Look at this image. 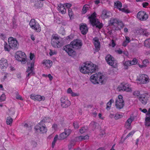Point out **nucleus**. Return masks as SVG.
<instances>
[{
  "mask_svg": "<svg viewBox=\"0 0 150 150\" xmlns=\"http://www.w3.org/2000/svg\"><path fill=\"white\" fill-rule=\"evenodd\" d=\"M80 70L82 73L86 74L92 73L95 72L96 70V65H95L92 63H84L81 67H80Z\"/></svg>",
  "mask_w": 150,
  "mask_h": 150,
  "instance_id": "f257e3e1",
  "label": "nucleus"
},
{
  "mask_svg": "<svg viewBox=\"0 0 150 150\" xmlns=\"http://www.w3.org/2000/svg\"><path fill=\"white\" fill-rule=\"evenodd\" d=\"M104 77L105 76L101 73H99L92 75L90 79L91 82L94 84H98L99 83L103 84L106 80Z\"/></svg>",
  "mask_w": 150,
  "mask_h": 150,
  "instance_id": "f03ea898",
  "label": "nucleus"
},
{
  "mask_svg": "<svg viewBox=\"0 0 150 150\" xmlns=\"http://www.w3.org/2000/svg\"><path fill=\"white\" fill-rule=\"evenodd\" d=\"M15 57L17 60L21 62L23 64L27 62L26 55L24 52L18 51L16 52Z\"/></svg>",
  "mask_w": 150,
  "mask_h": 150,
  "instance_id": "7ed1b4c3",
  "label": "nucleus"
},
{
  "mask_svg": "<svg viewBox=\"0 0 150 150\" xmlns=\"http://www.w3.org/2000/svg\"><path fill=\"white\" fill-rule=\"evenodd\" d=\"M46 118L45 117V119H43L35 127L34 129L36 131L40 130V132L42 133H44L47 132V129L45 126H44L45 125L43 124V123L45 122L46 121L45 120Z\"/></svg>",
  "mask_w": 150,
  "mask_h": 150,
  "instance_id": "20e7f679",
  "label": "nucleus"
},
{
  "mask_svg": "<svg viewBox=\"0 0 150 150\" xmlns=\"http://www.w3.org/2000/svg\"><path fill=\"white\" fill-rule=\"evenodd\" d=\"M106 62L109 65L114 68L117 67V62L115 59L110 54H108L105 57Z\"/></svg>",
  "mask_w": 150,
  "mask_h": 150,
  "instance_id": "39448f33",
  "label": "nucleus"
},
{
  "mask_svg": "<svg viewBox=\"0 0 150 150\" xmlns=\"http://www.w3.org/2000/svg\"><path fill=\"white\" fill-rule=\"evenodd\" d=\"M29 25L31 28L37 32H39L41 30V28L39 24L34 19H31Z\"/></svg>",
  "mask_w": 150,
  "mask_h": 150,
  "instance_id": "423d86ee",
  "label": "nucleus"
},
{
  "mask_svg": "<svg viewBox=\"0 0 150 150\" xmlns=\"http://www.w3.org/2000/svg\"><path fill=\"white\" fill-rule=\"evenodd\" d=\"M8 42L11 49L14 50L18 49V43L16 39L12 37H9L8 39Z\"/></svg>",
  "mask_w": 150,
  "mask_h": 150,
  "instance_id": "0eeeda50",
  "label": "nucleus"
},
{
  "mask_svg": "<svg viewBox=\"0 0 150 150\" xmlns=\"http://www.w3.org/2000/svg\"><path fill=\"white\" fill-rule=\"evenodd\" d=\"M89 18L91 23L93 26H95L97 28H98L100 29L103 27V25L102 23H100L98 20L96 19L95 17L91 16L89 17Z\"/></svg>",
  "mask_w": 150,
  "mask_h": 150,
  "instance_id": "6e6552de",
  "label": "nucleus"
},
{
  "mask_svg": "<svg viewBox=\"0 0 150 150\" xmlns=\"http://www.w3.org/2000/svg\"><path fill=\"white\" fill-rule=\"evenodd\" d=\"M34 62L33 61L31 63L30 67H28L27 68L26 72H27L28 74L26 75V79L27 80H28L30 77L32 75H33L35 73L34 71Z\"/></svg>",
  "mask_w": 150,
  "mask_h": 150,
  "instance_id": "1a4fd4ad",
  "label": "nucleus"
},
{
  "mask_svg": "<svg viewBox=\"0 0 150 150\" xmlns=\"http://www.w3.org/2000/svg\"><path fill=\"white\" fill-rule=\"evenodd\" d=\"M115 106L116 108L119 109H120L123 107L125 103L123 99V97L121 95H119L118 98H117L115 101Z\"/></svg>",
  "mask_w": 150,
  "mask_h": 150,
  "instance_id": "9d476101",
  "label": "nucleus"
},
{
  "mask_svg": "<svg viewBox=\"0 0 150 150\" xmlns=\"http://www.w3.org/2000/svg\"><path fill=\"white\" fill-rule=\"evenodd\" d=\"M51 44L54 47L59 48L60 47L59 38L57 35H53L52 36Z\"/></svg>",
  "mask_w": 150,
  "mask_h": 150,
  "instance_id": "9b49d317",
  "label": "nucleus"
},
{
  "mask_svg": "<svg viewBox=\"0 0 150 150\" xmlns=\"http://www.w3.org/2000/svg\"><path fill=\"white\" fill-rule=\"evenodd\" d=\"M70 45H72V48L78 49L81 48L82 43L81 40L76 39L71 42Z\"/></svg>",
  "mask_w": 150,
  "mask_h": 150,
  "instance_id": "f8f14e48",
  "label": "nucleus"
},
{
  "mask_svg": "<svg viewBox=\"0 0 150 150\" xmlns=\"http://www.w3.org/2000/svg\"><path fill=\"white\" fill-rule=\"evenodd\" d=\"M137 80L139 81L140 83L146 84L149 82V79L148 76L146 74H142L139 76Z\"/></svg>",
  "mask_w": 150,
  "mask_h": 150,
  "instance_id": "ddd939ff",
  "label": "nucleus"
},
{
  "mask_svg": "<svg viewBox=\"0 0 150 150\" xmlns=\"http://www.w3.org/2000/svg\"><path fill=\"white\" fill-rule=\"evenodd\" d=\"M137 17V18L140 20L144 21L148 18V15L146 14L145 11H140L138 13Z\"/></svg>",
  "mask_w": 150,
  "mask_h": 150,
  "instance_id": "4468645a",
  "label": "nucleus"
},
{
  "mask_svg": "<svg viewBox=\"0 0 150 150\" xmlns=\"http://www.w3.org/2000/svg\"><path fill=\"white\" fill-rule=\"evenodd\" d=\"M63 50L65 51L70 56H73L76 54V52L71 48V47L70 45H67L64 46Z\"/></svg>",
  "mask_w": 150,
  "mask_h": 150,
  "instance_id": "2eb2a0df",
  "label": "nucleus"
},
{
  "mask_svg": "<svg viewBox=\"0 0 150 150\" xmlns=\"http://www.w3.org/2000/svg\"><path fill=\"white\" fill-rule=\"evenodd\" d=\"M61 105L63 108H67L71 105V102L67 98L62 97L60 100Z\"/></svg>",
  "mask_w": 150,
  "mask_h": 150,
  "instance_id": "dca6fc26",
  "label": "nucleus"
},
{
  "mask_svg": "<svg viewBox=\"0 0 150 150\" xmlns=\"http://www.w3.org/2000/svg\"><path fill=\"white\" fill-rule=\"evenodd\" d=\"M148 99V94L146 93L141 94L139 98V101L144 105L146 104Z\"/></svg>",
  "mask_w": 150,
  "mask_h": 150,
  "instance_id": "f3484780",
  "label": "nucleus"
},
{
  "mask_svg": "<svg viewBox=\"0 0 150 150\" xmlns=\"http://www.w3.org/2000/svg\"><path fill=\"white\" fill-rule=\"evenodd\" d=\"M30 98L34 100H37L39 101L41 100H45V97L44 96L39 95H35L32 94L30 96Z\"/></svg>",
  "mask_w": 150,
  "mask_h": 150,
  "instance_id": "a211bd4d",
  "label": "nucleus"
},
{
  "mask_svg": "<svg viewBox=\"0 0 150 150\" xmlns=\"http://www.w3.org/2000/svg\"><path fill=\"white\" fill-rule=\"evenodd\" d=\"M118 89L120 91H123L127 92L131 91V88L126 84H123L122 83L118 87Z\"/></svg>",
  "mask_w": 150,
  "mask_h": 150,
  "instance_id": "6ab92c4d",
  "label": "nucleus"
},
{
  "mask_svg": "<svg viewBox=\"0 0 150 150\" xmlns=\"http://www.w3.org/2000/svg\"><path fill=\"white\" fill-rule=\"evenodd\" d=\"M8 66L7 60L4 59L0 60V69H4L7 68Z\"/></svg>",
  "mask_w": 150,
  "mask_h": 150,
  "instance_id": "aec40b11",
  "label": "nucleus"
},
{
  "mask_svg": "<svg viewBox=\"0 0 150 150\" xmlns=\"http://www.w3.org/2000/svg\"><path fill=\"white\" fill-rule=\"evenodd\" d=\"M111 15V13L107 10H103L101 15V17L103 19L109 18Z\"/></svg>",
  "mask_w": 150,
  "mask_h": 150,
  "instance_id": "412c9836",
  "label": "nucleus"
},
{
  "mask_svg": "<svg viewBox=\"0 0 150 150\" xmlns=\"http://www.w3.org/2000/svg\"><path fill=\"white\" fill-rule=\"evenodd\" d=\"M133 121L132 119L129 118L127 120L125 126L127 129L130 130L131 129V123Z\"/></svg>",
  "mask_w": 150,
  "mask_h": 150,
  "instance_id": "4be33fe9",
  "label": "nucleus"
},
{
  "mask_svg": "<svg viewBox=\"0 0 150 150\" xmlns=\"http://www.w3.org/2000/svg\"><path fill=\"white\" fill-rule=\"evenodd\" d=\"M80 29L83 35H85L88 31V28L86 24L81 25L80 26Z\"/></svg>",
  "mask_w": 150,
  "mask_h": 150,
  "instance_id": "5701e85b",
  "label": "nucleus"
},
{
  "mask_svg": "<svg viewBox=\"0 0 150 150\" xmlns=\"http://www.w3.org/2000/svg\"><path fill=\"white\" fill-rule=\"evenodd\" d=\"M94 44L97 50H98L100 47V42L98 38L95 37L93 39Z\"/></svg>",
  "mask_w": 150,
  "mask_h": 150,
  "instance_id": "b1692460",
  "label": "nucleus"
},
{
  "mask_svg": "<svg viewBox=\"0 0 150 150\" xmlns=\"http://www.w3.org/2000/svg\"><path fill=\"white\" fill-rule=\"evenodd\" d=\"M120 22V21L116 18H112L109 21L110 25H114L115 24H118Z\"/></svg>",
  "mask_w": 150,
  "mask_h": 150,
  "instance_id": "393cba45",
  "label": "nucleus"
},
{
  "mask_svg": "<svg viewBox=\"0 0 150 150\" xmlns=\"http://www.w3.org/2000/svg\"><path fill=\"white\" fill-rule=\"evenodd\" d=\"M58 11L63 14H64L66 12V9L64 6L60 4L58 5Z\"/></svg>",
  "mask_w": 150,
  "mask_h": 150,
  "instance_id": "a878e982",
  "label": "nucleus"
},
{
  "mask_svg": "<svg viewBox=\"0 0 150 150\" xmlns=\"http://www.w3.org/2000/svg\"><path fill=\"white\" fill-rule=\"evenodd\" d=\"M125 40L122 42V45L124 47H126L127 44L130 42V40L129 37L128 36L125 37Z\"/></svg>",
  "mask_w": 150,
  "mask_h": 150,
  "instance_id": "bb28decb",
  "label": "nucleus"
},
{
  "mask_svg": "<svg viewBox=\"0 0 150 150\" xmlns=\"http://www.w3.org/2000/svg\"><path fill=\"white\" fill-rule=\"evenodd\" d=\"M52 63V62L49 60H45L43 62V64H45L47 67L51 66Z\"/></svg>",
  "mask_w": 150,
  "mask_h": 150,
  "instance_id": "cd10ccee",
  "label": "nucleus"
},
{
  "mask_svg": "<svg viewBox=\"0 0 150 150\" xmlns=\"http://www.w3.org/2000/svg\"><path fill=\"white\" fill-rule=\"evenodd\" d=\"M78 140L80 141H82L83 140L88 139L89 138V136L87 135L85 136H78L77 137Z\"/></svg>",
  "mask_w": 150,
  "mask_h": 150,
  "instance_id": "c85d7f7f",
  "label": "nucleus"
},
{
  "mask_svg": "<svg viewBox=\"0 0 150 150\" xmlns=\"http://www.w3.org/2000/svg\"><path fill=\"white\" fill-rule=\"evenodd\" d=\"M145 125L147 127L150 126V116L146 117Z\"/></svg>",
  "mask_w": 150,
  "mask_h": 150,
  "instance_id": "c756f323",
  "label": "nucleus"
},
{
  "mask_svg": "<svg viewBox=\"0 0 150 150\" xmlns=\"http://www.w3.org/2000/svg\"><path fill=\"white\" fill-rule=\"evenodd\" d=\"M114 5L119 9L122 7V4L120 2L118 1L114 3Z\"/></svg>",
  "mask_w": 150,
  "mask_h": 150,
  "instance_id": "7c9ffc66",
  "label": "nucleus"
},
{
  "mask_svg": "<svg viewBox=\"0 0 150 150\" xmlns=\"http://www.w3.org/2000/svg\"><path fill=\"white\" fill-rule=\"evenodd\" d=\"M4 48L6 51L9 52L10 51L11 47L9 46V44L8 45L6 43H5L4 44Z\"/></svg>",
  "mask_w": 150,
  "mask_h": 150,
  "instance_id": "2f4dec72",
  "label": "nucleus"
},
{
  "mask_svg": "<svg viewBox=\"0 0 150 150\" xmlns=\"http://www.w3.org/2000/svg\"><path fill=\"white\" fill-rule=\"evenodd\" d=\"M88 6H89L86 4L84 6L82 9L83 13L84 14L87 12V10L88 9Z\"/></svg>",
  "mask_w": 150,
  "mask_h": 150,
  "instance_id": "473e14b6",
  "label": "nucleus"
},
{
  "mask_svg": "<svg viewBox=\"0 0 150 150\" xmlns=\"http://www.w3.org/2000/svg\"><path fill=\"white\" fill-rule=\"evenodd\" d=\"M97 123L94 121L92 122L90 124V127L92 128L93 130L96 127Z\"/></svg>",
  "mask_w": 150,
  "mask_h": 150,
  "instance_id": "72a5a7b5",
  "label": "nucleus"
},
{
  "mask_svg": "<svg viewBox=\"0 0 150 150\" xmlns=\"http://www.w3.org/2000/svg\"><path fill=\"white\" fill-rule=\"evenodd\" d=\"M131 62V61H128L125 62L124 64L125 66V69H127V67L129 66H130L132 65Z\"/></svg>",
  "mask_w": 150,
  "mask_h": 150,
  "instance_id": "f704fd0d",
  "label": "nucleus"
},
{
  "mask_svg": "<svg viewBox=\"0 0 150 150\" xmlns=\"http://www.w3.org/2000/svg\"><path fill=\"white\" fill-rule=\"evenodd\" d=\"M144 45L146 46L150 47V38L146 39L145 40Z\"/></svg>",
  "mask_w": 150,
  "mask_h": 150,
  "instance_id": "c9c22d12",
  "label": "nucleus"
},
{
  "mask_svg": "<svg viewBox=\"0 0 150 150\" xmlns=\"http://www.w3.org/2000/svg\"><path fill=\"white\" fill-rule=\"evenodd\" d=\"M58 136L57 134L56 135L52 143V148H53L55 145V143L56 142L57 139H58Z\"/></svg>",
  "mask_w": 150,
  "mask_h": 150,
  "instance_id": "e433bc0d",
  "label": "nucleus"
},
{
  "mask_svg": "<svg viewBox=\"0 0 150 150\" xmlns=\"http://www.w3.org/2000/svg\"><path fill=\"white\" fill-rule=\"evenodd\" d=\"M123 117V115L122 114H120L118 113H117L115 114L114 117V118L115 120H117Z\"/></svg>",
  "mask_w": 150,
  "mask_h": 150,
  "instance_id": "4c0bfd02",
  "label": "nucleus"
},
{
  "mask_svg": "<svg viewBox=\"0 0 150 150\" xmlns=\"http://www.w3.org/2000/svg\"><path fill=\"white\" fill-rule=\"evenodd\" d=\"M13 121L12 119L10 117H8L7 118L6 122L8 125H10L12 123Z\"/></svg>",
  "mask_w": 150,
  "mask_h": 150,
  "instance_id": "58836bf2",
  "label": "nucleus"
},
{
  "mask_svg": "<svg viewBox=\"0 0 150 150\" xmlns=\"http://www.w3.org/2000/svg\"><path fill=\"white\" fill-rule=\"evenodd\" d=\"M65 135V134L64 133L62 132L59 135L58 139L59 140L64 139L65 138H66Z\"/></svg>",
  "mask_w": 150,
  "mask_h": 150,
  "instance_id": "ea45409f",
  "label": "nucleus"
},
{
  "mask_svg": "<svg viewBox=\"0 0 150 150\" xmlns=\"http://www.w3.org/2000/svg\"><path fill=\"white\" fill-rule=\"evenodd\" d=\"M143 29L142 28H138L136 30V33L139 35H141L143 32Z\"/></svg>",
  "mask_w": 150,
  "mask_h": 150,
  "instance_id": "a19ab883",
  "label": "nucleus"
},
{
  "mask_svg": "<svg viewBox=\"0 0 150 150\" xmlns=\"http://www.w3.org/2000/svg\"><path fill=\"white\" fill-rule=\"evenodd\" d=\"M87 127H82L80 129V132L81 134L87 131Z\"/></svg>",
  "mask_w": 150,
  "mask_h": 150,
  "instance_id": "79ce46f5",
  "label": "nucleus"
},
{
  "mask_svg": "<svg viewBox=\"0 0 150 150\" xmlns=\"http://www.w3.org/2000/svg\"><path fill=\"white\" fill-rule=\"evenodd\" d=\"M75 143L74 142H70L68 145V148L69 150L72 149L73 146H74Z\"/></svg>",
  "mask_w": 150,
  "mask_h": 150,
  "instance_id": "37998d69",
  "label": "nucleus"
},
{
  "mask_svg": "<svg viewBox=\"0 0 150 150\" xmlns=\"http://www.w3.org/2000/svg\"><path fill=\"white\" fill-rule=\"evenodd\" d=\"M134 131H132L130 132L127 135V136L125 137L124 138V140H125L127 139V138H128L129 137L132 136L133 134L134 133Z\"/></svg>",
  "mask_w": 150,
  "mask_h": 150,
  "instance_id": "c03bdc74",
  "label": "nucleus"
},
{
  "mask_svg": "<svg viewBox=\"0 0 150 150\" xmlns=\"http://www.w3.org/2000/svg\"><path fill=\"white\" fill-rule=\"evenodd\" d=\"M68 10L69 15V16L70 18H71L73 15V13L72 10L71 8H69L68 9Z\"/></svg>",
  "mask_w": 150,
  "mask_h": 150,
  "instance_id": "a18cd8bd",
  "label": "nucleus"
},
{
  "mask_svg": "<svg viewBox=\"0 0 150 150\" xmlns=\"http://www.w3.org/2000/svg\"><path fill=\"white\" fill-rule=\"evenodd\" d=\"M119 9L120 11L124 13H128L129 12V11L127 9H126L125 8H120Z\"/></svg>",
  "mask_w": 150,
  "mask_h": 150,
  "instance_id": "49530a36",
  "label": "nucleus"
},
{
  "mask_svg": "<svg viewBox=\"0 0 150 150\" xmlns=\"http://www.w3.org/2000/svg\"><path fill=\"white\" fill-rule=\"evenodd\" d=\"M137 60L136 58L133 59L132 61H131V62L132 65H135L137 63Z\"/></svg>",
  "mask_w": 150,
  "mask_h": 150,
  "instance_id": "de8ad7c7",
  "label": "nucleus"
},
{
  "mask_svg": "<svg viewBox=\"0 0 150 150\" xmlns=\"http://www.w3.org/2000/svg\"><path fill=\"white\" fill-rule=\"evenodd\" d=\"M133 94L134 96H139L140 95H141L140 94V92L138 91H135L133 93Z\"/></svg>",
  "mask_w": 150,
  "mask_h": 150,
  "instance_id": "09e8293b",
  "label": "nucleus"
},
{
  "mask_svg": "<svg viewBox=\"0 0 150 150\" xmlns=\"http://www.w3.org/2000/svg\"><path fill=\"white\" fill-rule=\"evenodd\" d=\"M73 125L74 128L76 129H77L79 127L78 123L77 122H74L73 123Z\"/></svg>",
  "mask_w": 150,
  "mask_h": 150,
  "instance_id": "8fccbe9b",
  "label": "nucleus"
},
{
  "mask_svg": "<svg viewBox=\"0 0 150 150\" xmlns=\"http://www.w3.org/2000/svg\"><path fill=\"white\" fill-rule=\"evenodd\" d=\"M63 5L64 6V7H66L68 9L69 8H70V7L71 6V4L69 3H66L64 4Z\"/></svg>",
  "mask_w": 150,
  "mask_h": 150,
  "instance_id": "3c124183",
  "label": "nucleus"
},
{
  "mask_svg": "<svg viewBox=\"0 0 150 150\" xmlns=\"http://www.w3.org/2000/svg\"><path fill=\"white\" fill-rule=\"evenodd\" d=\"M43 76L46 77H48L50 80H52L53 79L52 76L50 74H49L48 75L43 74Z\"/></svg>",
  "mask_w": 150,
  "mask_h": 150,
  "instance_id": "603ef678",
  "label": "nucleus"
},
{
  "mask_svg": "<svg viewBox=\"0 0 150 150\" xmlns=\"http://www.w3.org/2000/svg\"><path fill=\"white\" fill-rule=\"evenodd\" d=\"M64 131L66 132H67V134H68L69 135H70L71 132V129H65Z\"/></svg>",
  "mask_w": 150,
  "mask_h": 150,
  "instance_id": "864d4df0",
  "label": "nucleus"
},
{
  "mask_svg": "<svg viewBox=\"0 0 150 150\" xmlns=\"http://www.w3.org/2000/svg\"><path fill=\"white\" fill-rule=\"evenodd\" d=\"M114 102V100L112 99H111L110 100L109 102L107 103V105L110 106L111 104Z\"/></svg>",
  "mask_w": 150,
  "mask_h": 150,
  "instance_id": "5fc2aeb1",
  "label": "nucleus"
},
{
  "mask_svg": "<svg viewBox=\"0 0 150 150\" xmlns=\"http://www.w3.org/2000/svg\"><path fill=\"white\" fill-rule=\"evenodd\" d=\"M16 98L17 99H19L21 100H23L22 97L18 94L16 95Z\"/></svg>",
  "mask_w": 150,
  "mask_h": 150,
  "instance_id": "6e6d98bb",
  "label": "nucleus"
},
{
  "mask_svg": "<svg viewBox=\"0 0 150 150\" xmlns=\"http://www.w3.org/2000/svg\"><path fill=\"white\" fill-rule=\"evenodd\" d=\"M1 99L2 101H4L5 99V95L4 94H2L1 96Z\"/></svg>",
  "mask_w": 150,
  "mask_h": 150,
  "instance_id": "4d7b16f0",
  "label": "nucleus"
},
{
  "mask_svg": "<svg viewBox=\"0 0 150 150\" xmlns=\"http://www.w3.org/2000/svg\"><path fill=\"white\" fill-rule=\"evenodd\" d=\"M143 33H142V34L144 35L145 36H147L148 35V33L144 29H143Z\"/></svg>",
  "mask_w": 150,
  "mask_h": 150,
  "instance_id": "13d9d810",
  "label": "nucleus"
},
{
  "mask_svg": "<svg viewBox=\"0 0 150 150\" xmlns=\"http://www.w3.org/2000/svg\"><path fill=\"white\" fill-rule=\"evenodd\" d=\"M139 110H140L142 112L144 113H146L148 112V111H147V110L145 108H144L143 109H142V108H139Z\"/></svg>",
  "mask_w": 150,
  "mask_h": 150,
  "instance_id": "bf43d9fd",
  "label": "nucleus"
},
{
  "mask_svg": "<svg viewBox=\"0 0 150 150\" xmlns=\"http://www.w3.org/2000/svg\"><path fill=\"white\" fill-rule=\"evenodd\" d=\"M34 54H32V53H30V60H32L34 57Z\"/></svg>",
  "mask_w": 150,
  "mask_h": 150,
  "instance_id": "052dcab7",
  "label": "nucleus"
},
{
  "mask_svg": "<svg viewBox=\"0 0 150 150\" xmlns=\"http://www.w3.org/2000/svg\"><path fill=\"white\" fill-rule=\"evenodd\" d=\"M149 4L147 2H144L142 3L143 6L144 7H146V6H148Z\"/></svg>",
  "mask_w": 150,
  "mask_h": 150,
  "instance_id": "680f3d73",
  "label": "nucleus"
},
{
  "mask_svg": "<svg viewBox=\"0 0 150 150\" xmlns=\"http://www.w3.org/2000/svg\"><path fill=\"white\" fill-rule=\"evenodd\" d=\"M121 50L119 49L117 51V52L119 54H122L123 52Z\"/></svg>",
  "mask_w": 150,
  "mask_h": 150,
  "instance_id": "e2e57ef3",
  "label": "nucleus"
},
{
  "mask_svg": "<svg viewBox=\"0 0 150 150\" xmlns=\"http://www.w3.org/2000/svg\"><path fill=\"white\" fill-rule=\"evenodd\" d=\"M111 42L112 44V47H114L116 45L114 40H112L111 41Z\"/></svg>",
  "mask_w": 150,
  "mask_h": 150,
  "instance_id": "0e129e2a",
  "label": "nucleus"
},
{
  "mask_svg": "<svg viewBox=\"0 0 150 150\" xmlns=\"http://www.w3.org/2000/svg\"><path fill=\"white\" fill-rule=\"evenodd\" d=\"M122 54L125 55L126 56H128V52L126 51H123Z\"/></svg>",
  "mask_w": 150,
  "mask_h": 150,
  "instance_id": "69168bd1",
  "label": "nucleus"
},
{
  "mask_svg": "<svg viewBox=\"0 0 150 150\" xmlns=\"http://www.w3.org/2000/svg\"><path fill=\"white\" fill-rule=\"evenodd\" d=\"M72 92H73L72 91L70 88H69L68 89L67 91V93H69L71 94V93H72Z\"/></svg>",
  "mask_w": 150,
  "mask_h": 150,
  "instance_id": "338daca9",
  "label": "nucleus"
},
{
  "mask_svg": "<svg viewBox=\"0 0 150 150\" xmlns=\"http://www.w3.org/2000/svg\"><path fill=\"white\" fill-rule=\"evenodd\" d=\"M71 96H78V94L76 93L72 92L71 94Z\"/></svg>",
  "mask_w": 150,
  "mask_h": 150,
  "instance_id": "774afa93",
  "label": "nucleus"
}]
</instances>
